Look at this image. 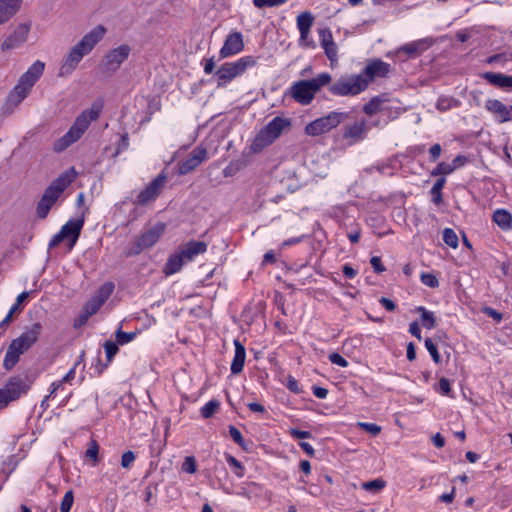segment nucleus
I'll return each mask as SVG.
<instances>
[{"label": "nucleus", "mask_w": 512, "mask_h": 512, "mask_svg": "<svg viewBox=\"0 0 512 512\" xmlns=\"http://www.w3.org/2000/svg\"><path fill=\"white\" fill-rule=\"evenodd\" d=\"M106 33V28L97 25L89 33L74 45L68 54L64 57L59 68L58 77L64 78L70 76L77 68L84 56L88 55L99 43Z\"/></svg>", "instance_id": "f257e3e1"}, {"label": "nucleus", "mask_w": 512, "mask_h": 512, "mask_svg": "<svg viewBox=\"0 0 512 512\" xmlns=\"http://www.w3.org/2000/svg\"><path fill=\"white\" fill-rule=\"evenodd\" d=\"M76 175L77 173L74 168H70L60 174L46 188L36 207V213L40 219H45L48 216L52 206L56 203L64 190L74 181Z\"/></svg>", "instance_id": "f03ea898"}, {"label": "nucleus", "mask_w": 512, "mask_h": 512, "mask_svg": "<svg viewBox=\"0 0 512 512\" xmlns=\"http://www.w3.org/2000/svg\"><path fill=\"white\" fill-rule=\"evenodd\" d=\"M45 63L37 60L20 77L17 85L11 90L7 97L6 106L12 112L30 93L34 84L42 76Z\"/></svg>", "instance_id": "7ed1b4c3"}, {"label": "nucleus", "mask_w": 512, "mask_h": 512, "mask_svg": "<svg viewBox=\"0 0 512 512\" xmlns=\"http://www.w3.org/2000/svg\"><path fill=\"white\" fill-rule=\"evenodd\" d=\"M100 116V109L93 106L88 110H84L79 114L70 127L68 132L64 134L60 139L55 141L53 149L55 152H62L67 149L70 145L78 141L84 132L88 129L92 121H96Z\"/></svg>", "instance_id": "20e7f679"}, {"label": "nucleus", "mask_w": 512, "mask_h": 512, "mask_svg": "<svg viewBox=\"0 0 512 512\" xmlns=\"http://www.w3.org/2000/svg\"><path fill=\"white\" fill-rule=\"evenodd\" d=\"M291 125L289 118L279 116L273 118L267 125L260 129L254 137L250 145L251 153H261L265 148L273 144L284 131L289 130Z\"/></svg>", "instance_id": "39448f33"}, {"label": "nucleus", "mask_w": 512, "mask_h": 512, "mask_svg": "<svg viewBox=\"0 0 512 512\" xmlns=\"http://www.w3.org/2000/svg\"><path fill=\"white\" fill-rule=\"evenodd\" d=\"M41 325L34 323L27 331L14 339L9 345L3 362L7 370L13 368L19 361L20 355L27 351L38 339L41 332Z\"/></svg>", "instance_id": "423d86ee"}, {"label": "nucleus", "mask_w": 512, "mask_h": 512, "mask_svg": "<svg viewBox=\"0 0 512 512\" xmlns=\"http://www.w3.org/2000/svg\"><path fill=\"white\" fill-rule=\"evenodd\" d=\"M41 325L34 323L27 331L14 339L9 345L3 362L7 370L13 368L19 361L20 355L27 351L38 339L41 332Z\"/></svg>", "instance_id": "0eeeda50"}, {"label": "nucleus", "mask_w": 512, "mask_h": 512, "mask_svg": "<svg viewBox=\"0 0 512 512\" xmlns=\"http://www.w3.org/2000/svg\"><path fill=\"white\" fill-rule=\"evenodd\" d=\"M332 77L329 73H321L310 80L295 82L290 88L291 97L301 105H308L320 89L329 84Z\"/></svg>", "instance_id": "6e6552de"}, {"label": "nucleus", "mask_w": 512, "mask_h": 512, "mask_svg": "<svg viewBox=\"0 0 512 512\" xmlns=\"http://www.w3.org/2000/svg\"><path fill=\"white\" fill-rule=\"evenodd\" d=\"M366 90V81L358 74L341 77L329 87L336 96H355Z\"/></svg>", "instance_id": "1a4fd4ad"}, {"label": "nucleus", "mask_w": 512, "mask_h": 512, "mask_svg": "<svg viewBox=\"0 0 512 512\" xmlns=\"http://www.w3.org/2000/svg\"><path fill=\"white\" fill-rule=\"evenodd\" d=\"M84 214L85 212H83L78 219L69 220L62 226L60 232L54 235L50 240L49 248L52 249L67 239L69 241L68 249L72 250L84 225Z\"/></svg>", "instance_id": "9d476101"}, {"label": "nucleus", "mask_w": 512, "mask_h": 512, "mask_svg": "<svg viewBox=\"0 0 512 512\" xmlns=\"http://www.w3.org/2000/svg\"><path fill=\"white\" fill-rule=\"evenodd\" d=\"M348 117L347 113L333 111L324 117H320L305 127L308 136H319L337 127Z\"/></svg>", "instance_id": "9b49d317"}, {"label": "nucleus", "mask_w": 512, "mask_h": 512, "mask_svg": "<svg viewBox=\"0 0 512 512\" xmlns=\"http://www.w3.org/2000/svg\"><path fill=\"white\" fill-rule=\"evenodd\" d=\"M131 47L127 44L120 45L110 50L102 59L99 69L106 75H113L121 64L129 57Z\"/></svg>", "instance_id": "f8f14e48"}, {"label": "nucleus", "mask_w": 512, "mask_h": 512, "mask_svg": "<svg viewBox=\"0 0 512 512\" xmlns=\"http://www.w3.org/2000/svg\"><path fill=\"white\" fill-rule=\"evenodd\" d=\"M256 58L253 56H244L233 63L223 64L217 71L216 75L220 80L231 81L235 77L244 73L247 68L256 65Z\"/></svg>", "instance_id": "ddd939ff"}, {"label": "nucleus", "mask_w": 512, "mask_h": 512, "mask_svg": "<svg viewBox=\"0 0 512 512\" xmlns=\"http://www.w3.org/2000/svg\"><path fill=\"white\" fill-rule=\"evenodd\" d=\"M29 385L26 379L22 377H12L6 386L0 390V408L8 405L9 402L16 400L22 394L26 393Z\"/></svg>", "instance_id": "4468645a"}, {"label": "nucleus", "mask_w": 512, "mask_h": 512, "mask_svg": "<svg viewBox=\"0 0 512 512\" xmlns=\"http://www.w3.org/2000/svg\"><path fill=\"white\" fill-rule=\"evenodd\" d=\"M166 228L165 223L159 222L142 233L135 242V248L129 255L139 254L142 250L152 247L162 236Z\"/></svg>", "instance_id": "2eb2a0df"}, {"label": "nucleus", "mask_w": 512, "mask_h": 512, "mask_svg": "<svg viewBox=\"0 0 512 512\" xmlns=\"http://www.w3.org/2000/svg\"><path fill=\"white\" fill-rule=\"evenodd\" d=\"M390 72V64L380 60L372 59L368 61L363 72L358 74L362 79L366 81V88L369 84L375 81L377 78H384Z\"/></svg>", "instance_id": "dca6fc26"}, {"label": "nucleus", "mask_w": 512, "mask_h": 512, "mask_svg": "<svg viewBox=\"0 0 512 512\" xmlns=\"http://www.w3.org/2000/svg\"><path fill=\"white\" fill-rule=\"evenodd\" d=\"M30 29H31L30 23L19 24L14 29V31L3 40L2 44H1V50L3 52H7V51H10V50H13V49H16V48H19L20 46H22L28 38Z\"/></svg>", "instance_id": "f3484780"}, {"label": "nucleus", "mask_w": 512, "mask_h": 512, "mask_svg": "<svg viewBox=\"0 0 512 512\" xmlns=\"http://www.w3.org/2000/svg\"><path fill=\"white\" fill-rule=\"evenodd\" d=\"M167 178L164 174H159L145 189H143L137 196L135 204L146 205L154 201L166 184Z\"/></svg>", "instance_id": "a211bd4d"}, {"label": "nucleus", "mask_w": 512, "mask_h": 512, "mask_svg": "<svg viewBox=\"0 0 512 512\" xmlns=\"http://www.w3.org/2000/svg\"><path fill=\"white\" fill-rule=\"evenodd\" d=\"M114 288L115 286L112 282H106L98 289L96 295L92 297L84 307L88 311V315H94L98 312L101 306L113 293Z\"/></svg>", "instance_id": "6ab92c4d"}, {"label": "nucleus", "mask_w": 512, "mask_h": 512, "mask_svg": "<svg viewBox=\"0 0 512 512\" xmlns=\"http://www.w3.org/2000/svg\"><path fill=\"white\" fill-rule=\"evenodd\" d=\"M207 157V150L203 147H196L189 156L178 164V172L185 175L196 169Z\"/></svg>", "instance_id": "aec40b11"}, {"label": "nucleus", "mask_w": 512, "mask_h": 512, "mask_svg": "<svg viewBox=\"0 0 512 512\" xmlns=\"http://www.w3.org/2000/svg\"><path fill=\"white\" fill-rule=\"evenodd\" d=\"M244 48L243 38L241 33L234 32L227 36L223 47L220 50V59L227 58L241 52Z\"/></svg>", "instance_id": "412c9836"}, {"label": "nucleus", "mask_w": 512, "mask_h": 512, "mask_svg": "<svg viewBox=\"0 0 512 512\" xmlns=\"http://www.w3.org/2000/svg\"><path fill=\"white\" fill-rule=\"evenodd\" d=\"M319 38L321 47L324 49L325 55L331 62H335L338 59L337 45L335 44L332 36V32L329 28H323L319 31Z\"/></svg>", "instance_id": "4be33fe9"}, {"label": "nucleus", "mask_w": 512, "mask_h": 512, "mask_svg": "<svg viewBox=\"0 0 512 512\" xmlns=\"http://www.w3.org/2000/svg\"><path fill=\"white\" fill-rule=\"evenodd\" d=\"M486 109L496 115L500 123L511 120L510 108L497 99H489L485 104Z\"/></svg>", "instance_id": "5701e85b"}, {"label": "nucleus", "mask_w": 512, "mask_h": 512, "mask_svg": "<svg viewBox=\"0 0 512 512\" xmlns=\"http://www.w3.org/2000/svg\"><path fill=\"white\" fill-rule=\"evenodd\" d=\"M313 22L314 18L309 12H303L297 17V28L300 32V41L304 42L307 46L310 44L307 42V38Z\"/></svg>", "instance_id": "b1692460"}, {"label": "nucleus", "mask_w": 512, "mask_h": 512, "mask_svg": "<svg viewBox=\"0 0 512 512\" xmlns=\"http://www.w3.org/2000/svg\"><path fill=\"white\" fill-rule=\"evenodd\" d=\"M207 250V244L203 241H190L180 251L186 261H191L199 254H203Z\"/></svg>", "instance_id": "393cba45"}, {"label": "nucleus", "mask_w": 512, "mask_h": 512, "mask_svg": "<svg viewBox=\"0 0 512 512\" xmlns=\"http://www.w3.org/2000/svg\"><path fill=\"white\" fill-rule=\"evenodd\" d=\"M431 44L432 42L429 39H420L402 46L399 51L405 52L411 57H416L427 50Z\"/></svg>", "instance_id": "a878e982"}, {"label": "nucleus", "mask_w": 512, "mask_h": 512, "mask_svg": "<svg viewBox=\"0 0 512 512\" xmlns=\"http://www.w3.org/2000/svg\"><path fill=\"white\" fill-rule=\"evenodd\" d=\"M234 345L235 355L231 363V372L232 374H239L243 370L246 353L244 346L240 343L239 340H234Z\"/></svg>", "instance_id": "bb28decb"}, {"label": "nucleus", "mask_w": 512, "mask_h": 512, "mask_svg": "<svg viewBox=\"0 0 512 512\" xmlns=\"http://www.w3.org/2000/svg\"><path fill=\"white\" fill-rule=\"evenodd\" d=\"M483 78L490 84L501 88L512 87V76H507L501 73L486 72L483 74Z\"/></svg>", "instance_id": "cd10ccee"}, {"label": "nucleus", "mask_w": 512, "mask_h": 512, "mask_svg": "<svg viewBox=\"0 0 512 512\" xmlns=\"http://www.w3.org/2000/svg\"><path fill=\"white\" fill-rule=\"evenodd\" d=\"M493 221L504 231L512 229V215L505 209H498L493 213Z\"/></svg>", "instance_id": "c85d7f7f"}, {"label": "nucleus", "mask_w": 512, "mask_h": 512, "mask_svg": "<svg viewBox=\"0 0 512 512\" xmlns=\"http://www.w3.org/2000/svg\"><path fill=\"white\" fill-rule=\"evenodd\" d=\"M366 130V122L363 120L359 123L347 126L344 131V138H351L354 141H358L363 138V134Z\"/></svg>", "instance_id": "c756f323"}, {"label": "nucleus", "mask_w": 512, "mask_h": 512, "mask_svg": "<svg viewBox=\"0 0 512 512\" xmlns=\"http://www.w3.org/2000/svg\"><path fill=\"white\" fill-rule=\"evenodd\" d=\"M19 6L10 3L5 0H0V25L7 22L11 17H13L18 10Z\"/></svg>", "instance_id": "7c9ffc66"}, {"label": "nucleus", "mask_w": 512, "mask_h": 512, "mask_svg": "<svg viewBox=\"0 0 512 512\" xmlns=\"http://www.w3.org/2000/svg\"><path fill=\"white\" fill-rule=\"evenodd\" d=\"M185 261L186 259L182 256L180 252L178 254L171 256L165 264L164 273L166 275H171L178 272Z\"/></svg>", "instance_id": "2f4dec72"}, {"label": "nucleus", "mask_w": 512, "mask_h": 512, "mask_svg": "<svg viewBox=\"0 0 512 512\" xmlns=\"http://www.w3.org/2000/svg\"><path fill=\"white\" fill-rule=\"evenodd\" d=\"M249 164V160L246 159V155H243L241 159L231 161L229 165L224 169L223 174L225 177L233 176L240 170L244 169Z\"/></svg>", "instance_id": "473e14b6"}, {"label": "nucleus", "mask_w": 512, "mask_h": 512, "mask_svg": "<svg viewBox=\"0 0 512 512\" xmlns=\"http://www.w3.org/2000/svg\"><path fill=\"white\" fill-rule=\"evenodd\" d=\"M421 314L422 325L427 329H432L436 326V318L434 313L427 311L424 307L419 306L416 309Z\"/></svg>", "instance_id": "72a5a7b5"}, {"label": "nucleus", "mask_w": 512, "mask_h": 512, "mask_svg": "<svg viewBox=\"0 0 512 512\" xmlns=\"http://www.w3.org/2000/svg\"><path fill=\"white\" fill-rule=\"evenodd\" d=\"M385 99L380 96L373 97L368 103H366L363 107L364 113L369 116L376 114L381 109V105L384 103Z\"/></svg>", "instance_id": "f704fd0d"}, {"label": "nucleus", "mask_w": 512, "mask_h": 512, "mask_svg": "<svg viewBox=\"0 0 512 512\" xmlns=\"http://www.w3.org/2000/svg\"><path fill=\"white\" fill-rule=\"evenodd\" d=\"M361 486L365 491L376 493L385 488L386 482L383 479L378 478L372 481L363 482Z\"/></svg>", "instance_id": "c9c22d12"}, {"label": "nucleus", "mask_w": 512, "mask_h": 512, "mask_svg": "<svg viewBox=\"0 0 512 512\" xmlns=\"http://www.w3.org/2000/svg\"><path fill=\"white\" fill-rule=\"evenodd\" d=\"M445 178H439L433 185L431 189V194L433 195V202L435 204H440L442 202V194L441 190L443 189L445 185Z\"/></svg>", "instance_id": "e433bc0d"}, {"label": "nucleus", "mask_w": 512, "mask_h": 512, "mask_svg": "<svg viewBox=\"0 0 512 512\" xmlns=\"http://www.w3.org/2000/svg\"><path fill=\"white\" fill-rule=\"evenodd\" d=\"M443 240L448 246L452 248H456L458 246V237L456 233L450 228H446L443 231Z\"/></svg>", "instance_id": "4c0bfd02"}, {"label": "nucleus", "mask_w": 512, "mask_h": 512, "mask_svg": "<svg viewBox=\"0 0 512 512\" xmlns=\"http://www.w3.org/2000/svg\"><path fill=\"white\" fill-rule=\"evenodd\" d=\"M456 169V165L448 164L445 162H441L437 165V167L432 171V175H448L452 173Z\"/></svg>", "instance_id": "58836bf2"}, {"label": "nucleus", "mask_w": 512, "mask_h": 512, "mask_svg": "<svg viewBox=\"0 0 512 512\" xmlns=\"http://www.w3.org/2000/svg\"><path fill=\"white\" fill-rule=\"evenodd\" d=\"M220 403L217 400H211L201 409V416H212L218 412Z\"/></svg>", "instance_id": "ea45409f"}, {"label": "nucleus", "mask_w": 512, "mask_h": 512, "mask_svg": "<svg viewBox=\"0 0 512 512\" xmlns=\"http://www.w3.org/2000/svg\"><path fill=\"white\" fill-rule=\"evenodd\" d=\"M73 502H74L73 491L68 490L65 493V495L61 501L60 511L61 512H70Z\"/></svg>", "instance_id": "a19ab883"}, {"label": "nucleus", "mask_w": 512, "mask_h": 512, "mask_svg": "<svg viewBox=\"0 0 512 512\" xmlns=\"http://www.w3.org/2000/svg\"><path fill=\"white\" fill-rule=\"evenodd\" d=\"M425 347L429 351L433 361L438 364L441 360V357H440V354L438 352V349H437L435 343L433 342V340L431 338H426Z\"/></svg>", "instance_id": "79ce46f5"}, {"label": "nucleus", "mask_w": 512, "mask_h": 512, "mask_svg": "<svg viewBox=\"0 0 512 512\" xmlns=\"http://www.w3.org/2000/svg\"><path fill=\"white\" fill-rule=\"evenodd\" d=\"M115 336H116L117 343L120 345H123V344L131 342L136 337V333L135 332L126 333L119 329L116 331Z\"/></svg>", "instance_id": "37998d69"}, {"label": "nucleus", "mask_w": 512, "mask_h": 512, "mask_svg": "<svg viewBox=\"0 0 512 512\" xmlns=\"http://www.w3.org/2000/svg\"><path fill=\"white\" fill-rule=\"evenodd\" d=\"M421 281L424 285L431 287V288H436L439 286L438 279L436 278L435 275H433L431 273H422Z\"/></svg>", "instance_id": "c03bdc74"}, {"label": "nucleus", "mask_w": 512, "mask_h": 512, "mask_svg": "<svg viewBox=\"0 0 512 512\" xmlns=\"http://www.w3.org/2000/svg\"><path fill=\"white\" fill-rule=\"evenodd\" d=\"M104 349H105V352H106V357L108 359V361H111L112 358L116 355V353L118 352V346H117V343L113 342V341H106L104 343Z\"/></svg>", "instance_id": "a18cd8bd"}, {"label": "nucleus", "mask_w": 512, "mask_h": 512, "mask_svg": "<svg viewBox=\"0 0 512 512\" xmlns=\"http://www.w3.org/2000/svg\"><path fill=\"white\" fill-rule=\"evenodd\" d=\"M182 470L193 474L196 472V461L195 458L192 456L186 457L185 461L182 464Z\"/></svg>", "instance_id": "49530a36"}, {"label": "nucleus", "mask_w": 512, "mask_h": 512, "mask_svg": "<svg viewBox=\"0 0 512 512\" xmlns=\"http://www.w3.org/2000/svg\"><path fill=\"white\" fill-rule=\"evenodd\" d=\"M358 426L363 428L366 432L370 433L372 436H377L381 432V427L379 425H376L373 423L359 422Z\"/></svg>", "instance_id": "de8ad7c7"}, {"label": "nucleus", "mask_w": 512, "mask_h": 512, "mask_svg": "<svg viewBox=\"0 0 512 512\" xmlns=\"http://www.w3.org/2000/svg\"><path fill=\"white\" fill-rule=\"evenodd\" d=\"M285 1L286 0H253V3L256 7L263 8L278 6L283 4Z\"/></svg>", "instance_id": "09e8293b"}, {"label": "nucleus", "mask_w": 512, "mask_h": 512, "mask_svg": "<svg viewBox=\"0 0 512 512\" xmlns=\"http://www.w3.org/2000/svg\"><path fill=\"white\" fill-rule=\"evenodd\" d=\"M99 446L95 440H92L89 448L86 451V457L93 459L95 462L98 460Z\"/></svg>", "instance_id": "8fccbe9b"}, {"label": "nucleus", "mask_w": 512, "mask_h": 512, "mask_svg": "<svg viewBox=\"0 0 512 512\" xmlns=\"http://www.w3.org/2000/svg\"><path fill=\"white\" fill-rule=\"evenodd\" d=\"M229 434L231 438L241 447H244V439L241 432L234 426H229Z\"/></svg>", "instance_id": "3c124183"}, {"label": "nucleus", "mask_w": 512, "mask_h": 512, "mask_svg": "<svg viewBox=\"0 0 512 512\" xmlns=\"http://www.w3.org/2000/svg\"><path fill=\"white\" fill-rule=\"evenodd\" d=\"M329 360L335 364V365H338L340 367H347L348 366V362L346 359H344L340 354L338 353H331L329 355Z\"/></svg>", "instance_id": "603ef678"}, {"label": "nucleus", "mask_w": 512, "mask_h": 512, "mask_svg": "<svg viewBox=\"0 0 512 512\" xmlns=\"http://www.w3.org/2000/svg\"><path fill=\"white\" fill-rule=\"evenodd\" d=\"M135 460V455L132 451H127L122 455L121 465L123 468H129Z\"/></svg>", "instance_id": "864d4df0"}, {"label": "nucleus", "mask_w": 512, "mask_h": 512, "mask_svg": "<svg viewBox=\"0 0 512 512\" xmlns=\"http://www.w3.org/2000/svg\"><path fill=\"white\" fill-rule=\"evenodd\" d=\"M289 433L296 439H305L311 437V433L309 431L299 430L296 428H291L289 430Z\"/></svg>", "instance_id": "5fc2aeb1"}, {"label": "nucleus", "mask_w": 512, "mask_h": 512, "mask_svg": "<svg viewBox=\"0 0 512 512\" xmlns=\"http://www.w3.org/2000/svg\"><path fill=\"white\" fill-rule=\"evenodd\" d=\"M370 263L372 267L374 268L376 273H382L385 271V267L381 262V258L378 256H374L371 258Z\"/></svg>", "instance_id": "6e6d98bb"}, {"label": "nucleus", "mask_w": 512, "mask_h": 512, "mask_svg": "<svg viewBox=\"0 0 512 512\" xmlns=\"http://www.w3.org/2000/svg\"><path fill=\"white\" fill-rule=\"evenodd\" d=\"M439 390L442 394L448 395L450 392V382L446 378H441L439 380Z\"/></svg>", "instance_id": "4d7b16f0"}, {"label": "nucleus", "mask_w": 512, "mask_h": 512, "mask_svg": "<svg viewBox=\"0 0 512 512\" xmlns=\"http://www.w3.org/2000/svg\"><path fill=\"white\" fill-rule=\"evenodd\" d=\"M379 302L385 307V309H387L388 311H394L395 308H396V305L395 303L388 299V298H385V297H382Z\"/></svg>", "instance_id": "13d9d810"}, {"label": "nucleus", "mask_w": 512, "mask_h": 512, "mask_svg": "<svg viewBox=\"0 0 512 512\" xmlns=\"http://www.w3.org/2000/svg\"><path fill=\"white\" fill-rule=\"evenodd\" d=\"M409 332L417 339L421 340V331L417 322H412L410 324Z\"/></svg>", "instance_id": "bf43d9fd"}, {"label": "nucleus", "mask_w": 512, "mask_h": 512, "mask_svg": "<svg viewBox=\"0 0 512 512\" xmlns=\"http://www.w3.org/2000/svg\"><path fill=\"white\" fill-rule=\"evenodd\" d=\"M484 312H485V314L492 317L497 322H500L502 320V314L492 308H485Z\"/></svg>", "instance_id": "052dcab7"}, {"label": "nucleus", "mask_w": 512, "mask_h": 512, "mask_svg": "<svg viewBox=\"0 0 512 512\" xmlns=\"http://www.w3.org/2000/svg\"><path fill=\"white\" fill-rule=\"evenodd\" d=\"M432 441L437 448H442L445 445V439L440 433L433 435Z\"/></svg>", "instance_id": "680f3d73"}, {"label": "nucleus", "mask_w": 512, "mask_h": 512, "mask_svg": "<svg viewBox=\"0 0 512 512\" xmlns=\"http://www.w3.org/2000/svg\"><path fill=\"white\" fill-rule=\"evenodd\" d=\"M251 413H264L265 409L260 403L252 402L248 404Z\"/></svg>", "instance_id": "e2e57ef3"}, {"label": "nucleus", "mask_w": 512, "mask_h": 512, "mask_svg": "<svg viewBox=\"0 0 512 512\" xmlns=\"http://www.w3.org/2000/svg\"><path fill=\"white\" fill-rule=\"evenodd\" d=\"M470 37L471 33L468 30H461L456 33V38L461 42H466Z\"/></svg>", "instance_id": "0e129e2a"}, {"label": "nucleus", "mask_w": 512, "mask_h": 512, "mask_svg": "<svg viewBox=\"0 0 512 512\" xmlns=\"http://www.w3.org/2000/svg\"><path fill=\"white\" fill-rule=\"evenodd\" d=\"M313 393L314 395L317 397V398H325L328 394V390L325 389V388H322V387H317V386H314L313 387Z\"/></svg>", "instance_id": "69168bd1"}, {"label": "nucleus", "mask_w": 512, "mask_h": 512, "mask_svg": "<svg viewBox=\"0 0 512 512\" xmlns=\"http://www.w3.org/2000/svg\"><path fill=\"white\" fill-rule=\"evenodd\" d=\"M429 153L433 160H436L441 154V146L439 144H435L431 146Z\"/></svg>", "instance_id": "338daca9"}, {"label": "nucleus", "mask_w": 512, "mask_h": 512, "mask_svg": "<svg viewBox=\"0 0 512 512\" xmlns=\"http://www.w3.org/2000/svg\"><path fill=\"white\" fill-rule=\"evenodd\" d=\"M214 67H215V62H214L213 58H209V59L205 60L204 72L206 74L212 73L214 70Z\"/></svg>", "instance_id": "774afa93"}]
</instances>
